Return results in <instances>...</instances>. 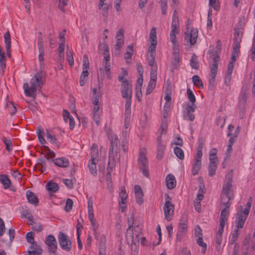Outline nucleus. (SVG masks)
I'll list each match as a JSON object with an SVG mask.
<instances>
[{
    "mask_svg": "<svg viewBox=\"0 0 255 255\" xmlns=\"http://www.w3.org/2000/svg\"><path fill=\"white\" fill-rule=\"evenodd\" d=\"M29 225L32 226V229L37 232H39L42 230V226L39 223L30 222Z\"/></svg>",
    "mask_w": 255,
    "mask_h": 255,
    "instance_id": "nucleus-53",
    "label": "nucleus"
},
{
    "mask_svg": "<svg viewBox=\"0 0 255 255\" xmlns=\"http://www.w3.org/2000/svg\"><path fill=\"white\" fill-rule=\"evenodd\" d=\"M233 198H230L229 197H227L226 195L221 194V203L226 208L229 209L231 204L230 201Z\"/></svg>",
    "mask_w": 255,
    "mask_h": 255,
    "instance_id": "nucleus-34",
    "label": "nucleus"
},
{
    "mask_svg": "<svg viewBox=\"0 0 255 255\" xmlns=\"http://www.w3.org/2000/svg\"><path fill=\"white\" fill-rule=\"evenodd\" d=\"M171 198L168 195L165 196V203L163 206L165 219L168 221L172 220L174 211V205L171 202Z\"/></svg>",
    "mask_w": 255,
    "mask_h": 255,
    "instance_id": "nucleus-5",
    "label": "nucleus"
},
{
    "mask_svg": "<svg viewBox=\"0 0 255 255\" xmlns=\"http://www.w3.org/2000/svg\"><path fill=\"white\" fill-rule=\"evenodd\" d=\"M190 65L193 69H198L199 68V65L197 60V57L194 53H193L191 56L190 59Z\"/></svg>",
    "mask_w": 255,
    "mask_h": 255,
    "instance_id": "nucleus-40",
    "label": "nucleus"
},
{
    "mask_svg": "<svg viewBox=\"0 0 255 255\" xmlns=\"http://www.w3.org/2000/svg\"><path fill=\"white\" fill-rule=\"evenodd\" d=\"M187 95L189 101L190 102V103L195 104V102H196V98L190 89H187Z\"/></svg>",
    "mask_w": 255,
    "mask_h": 255,
    "instance_id": "nucleus-48",
    "label": "nucleus"
},
{
    "mask_svg": "<svg viewBox=\"0 0 255 255\" xmlns=\"http://www.w3.org/2000/svg\"><path fill=\"white\" fill-rule=\"evenodd\" d=\"M36 132L38 136V140L41 144H44L46 143V140L43 137L44 134V130L41 127H38L36 129Z\"/></svg>",
    "mask_w": 255,
    "mask_h": 255,
    "instance_id": "nucleus-35",
    "label": "nucleus"
},
{
    "mask_svg": "<svg viewBox=\"0 0 255 255\" xmlns=\"http://www.w3.org/2000/svg\"><path fill=\"white\" fill-rule=\"evenodd\" d=\"M156 44L157 42H151L150 45L149 46L148 51L150 52V57L155 55V51Z\"/></svg>",
    "mask_w": 255,
    "mask_h": 255,
    "instance_id": "nucleus-61",
    "label": "nucleus"
},
{
    "mask_svg": "<svg viewBox=\"0 0 255 255\" xmlns=\"http://www.w3.org/2000/svg\"><path fill=\"white\" fill-rule=\"evenodd\" d=\"M160 2L161 13L162 14L165 15L166 14V10L167 9V0H160Z\"/></svg>",
    "mask_w": 255,
    "mask_h": 255,
    "instance_id": "nucleus-58",
    "label": "nucleus"
},
{
    "mask_svg": "<svg viewBox=\"0 0 255 255\" xmlns=\"http://www.w3.org/2000/svg\"><path fill=\"white\" fill-rule=\"evenodd\" d=\"M45 243L47 246L49 252L54 254L56 253L57 243L55 238L53 235H48L46 238Z\"/></svg>",
    "mask_w": 255,
    "mask_h": 255,
    "instance_id": "nucleus-11",
    "label": "nucleus"
},
{
    "mask_svg": "<svg viewBox=\"0 0 255 255\" xmlns=\"http://www.w3.org/2000/svg\"><path fill=\"white\" fill-rule=\"evenodd\" d=\"M106 239L104 235H102L100 238L99 250H105Z\"/></svg>",
    "mask_w": 255,
    "mask_h": 255,
    "instance_id": "nucleus-52",
    "label": "nucleus"
},
{
    "mask_svg": "<svg viewBox=\"0 0 255 255\" xmlns=\"http://www.w3.org/2000/svg\"><path fill=\"white\" fill-rule=\"evenodd\" d=\"M4 42L5 44V49L7 53V55L8 57L11 56V40L10 35L9 31H7L4 34Z\"/></svg>",
    "mask_w": 255,
    "mask_h": 255,
    "instance_id": "nucleus-20",
    "label": "nucleus"
},
{
    "mask_svg": "<svg viewBox=\"0 0 255 255\" xmlns=\"http://www.w3.org/2000/svg\"><path fill=\"white\" fill-rule=\"evenodd\" d=\"M157 141V145L156 151V158L159 160H161L163 157L164 150L166 146L163 141L161 140V135L158 136Z\"/></svg>",
    "mask_w": 255,
    "mask_h": 255,
    "instance_id": "nucleus-16",
    "label": "nucleus"
},
{
    "mask_svg": "<svg viewBox=\"0 0 255 255\" xmlns=\"http://www.w3.org/2000/svg\"><path fill=\"white\" fill-rule=\"evenodd\" d=\"M52 161L55 165L61 167H67L69 165V160L64 157L57 158Z\"/></svg>",
    "mask_w": 255,
    "mask_h": 255,
    "instance_id": "nucleus-24",
    "label": "nucleus"
},
{
    "mask_svg": "<svg viewBox=\"0 0 255 255\" xmlns=\"http://www.w3.org/2000/svg\"><path fill=\"white\" fill-rule=\"evenodd\" d=\"M22 215L24 217L27 218L30 222L33 223V216L31 211L29 209L23 210Z\"/></svg>",
    "mask_w": 255,
    "mask_h": 255,
    "instance_id": "nucleus-41",
    "label": "nucleus"
},
{
    "mask_svg": "<svg viewBox=\"0 0 255 255\" xmlns=\"http://www.w3.org/2000/svg\"><path fill=\"white\" fill-rule=\"evenodd\" d=\"M89 220L91 222V225L92 226L93 230L94 232V234L95 236V237H97L96 234H97V230L98 229V225L97 223L96 220L94 218H91V219H89Z\"/></svg>",
    "mask_w": 255,
    "mask_h": 255,
    "instance_id": "nucleus-55",
    "label": "nucleus"
},
{
    "mask_svg": "<svg viewBox=\"0 0 255 255\" xmlns=\"http://www.w3.org/2000/svg\"><path fill=\"white\" fill-rule=\"evenodd\" d=\"M45 72L43 69H41L38 72L35 74L30 80V86L29 87L28 83L23 84L24 93L27 97H32L35 99L36 97V91H41V88L44 84L43 77L45 76Z\"/></svg>",
    "mask_w": 255,
    "mask_h": 255,
    "instance_id": "nucleus-1",
    "label": "nucleus"
},
{
    "mask_svg": "<svg viewBox=\"0 0 255 255\" xmlns=\"http://www.w3.org/2000/svg\"><path fill=\"white\" fill-rule=\"evenodd\" d=\"M186 111L190 113H194L197 107L195 104L187 103L186 104Z\"/></svg>",
    "mask_w": 255,
    "mask_h": 255,
    "instance_id": "nucleus-56",
    "label": "nucleus"
},
{
    "mask_svg": "<svg viewBox=\"0 0 255 255\" xmlns=\"http://www.w3.org/2000/svg\"><path fill=\"white\" fill-rule=\"evenodd\" d=\"M252 202V198L250 197L248 202L246 204V207L244 211H242V206H240L241 211H238L236 214V218L242 219V221L246 222L249 213L250 212Z\"/></svg>",
    "mask_w": 255,
    "mask_h": 255,
    "instance_id": "nucleus-7",
    "label": "nucleus"
},
{
    "mask_svg": "<svg viewBox=\"0 0 255 255\" xmlns=\"http://www.w3.org/2000/svg\"><path fill=\"white\" fill-rule=\"evenodd\" d=\"M131 98H126V103L125 105V116H130L131 112Z\"/></svg>",
    "mask_w": 255,
    "mask_h": 255,
    "instance_id": "nucleus-38",
    "label": "nucleus"
},
{
    "mask_svg": "<svg viewBox=\"0 0 255 255\" xmlns=\"http://www.w3.org/2000/svg\"><path fill=\"white\" fill-rule=\"evenodd\" d=\"M149 38L151 42H157L156 28L152 27L150 31Z\"/></svg>",
    "mask_w": 255,
    "mask_h": 255,
    "instance_id": "nucleus-51",
    "label": "nucleus"
},
{
    "mask_svg": "<svg viewBox=\"0 0 255 255\" xmlns=\"http://www.w3.org/2000/svg\"><path fill=\"white\" fill-rule=\"evenodd\" d=\"M116 39V42L114 45V48L116 50L119 51L124 44V30L123 29L121 28L117 32Z\"/></svg>",
    "mask_w": 255,
    "mask_h": 255,
    "instance_id": "nucleus-14",
    "label": "nucleus"
},
{
    "mask_svg": "<svg viewBox=\"0 0 255 255\" xmlns=\"http://www.w3.org/2000/svg\"><path fill=\"white\" fill-rule=\"evenodd\" d=\"M137 164L139 170L142 172L143 175L146 177H148L149 173L146 149L142 148L140 150L137 159Z\"/></svg>",
    "mask_w": 255,
    "mask_h": 255,
    "instance_id": "nucleus-3",
    "label": "nucleus"
},
{
    "mask_svg": "<svg viewBox=\"0 0 255 255\" xmlns=\"http://www.w3.org/2000/svg\"><path fill=\"white\" fill-rule=\"evenodd\" d=\"M58 184L56 183L50 181L46 185L47 190L52 193H55L59 190Z\"/></svg>",
    "mask_w": 255,
    "mask_h": 255,
    "instance_id": "nucleus-28",
    "label": "nucleus"
},
{
    "mask_svg": "<svg viewBox=\"0 0 255 255\" xmlns=\"http://www.w3.org/2000/svg\"><path fill=\"white\" fill-rule=\"evenodd\" d=\"M98 145L96 144H93L91 148V160L96 161V160H98Z\"/></svg>",
    "mask_w": 255,
    "mask_h": 255,
    "instance_id": "nucleus-27",
    "label": "nucleus"
},
{
    "mask_svg": "<svg viewBox=\"0 0 255 255\" xmlns=\"http://www.w3.org/2000/svg\"><path fill=\"white\" fill-rule=\"evenodd\" d=\"M119 196L121 199V203L122 204H126L128 195L125 187L122 188L119 193Z\"/></svg>",
    "mask_w": 255,
    "mask_h": 255,
    "instance_id": "nucleus-37",
    "label": "nucleus"
},
{
    "mask_svg": "<svg viewBox=\"0 0 255 255\" xmlns=\"http://www.w3.org/2000/svg\"><path fill=\"white\" fill-rule=\"evenodd\" d=\"M67 57L69 64L71 67H72L74 65V58L73 57V53L71 51L67 52Z\"/></svg>",
    "mask_w": 255,
    "mask_h": 255,
    "instance_id": "nucleus-64",
    "label": "nucleus"
},
{
    "mask_svg": "<svg viewBox=\"0 0 255 255\" xmlns=\"http://www.w3.org/2000/svg\"><path fill=\"white\" fill-rule=\"evenodd\" d=\"M155 82L156 81L155 80H150L148 83L147 90L146 91V95L150 94L152 91L153 89L155 88L156 85Z\"/></svg>",
    "mask_w": 255,
    "mask_h": 255,
    "instance_id": "nucleus-49",
    "label": "nucleus"
},
{
    "mask_svg": "<svg viewBox=\"0 0 255 255\" xmlns=\"http://www.w3.org/2000/svg\"><path fill=\"white\" fill-rule=\"evenodd\" d=\"M0 182L3 184L4 189L9 188L11 184L10 180L5 175L0 176Z\"/></svg>",
    "mask_w": 255,
    "mask_h": 255,
    "instance_id": "nucleus-30",
    "label": "nucleus"
},
{
    "mask_svg": "<svg viewBox=\"0 0 255 255\" xmlns=\"http://www.w3.org/2000/svg\"><path fill=\"white\" fill-rule=\"evenodd\" d=\"M218 161H215V159L211 158L209 165V175L212 177L216 173Z\"/></svg>",
    "mask_w": 255,
    "mask_h": 255,
    "instance_id": "nucleus-22",
    "label": "nucleus"
},
{
    "mask_svg": "<svg viewBox=\"0 0 255 255\" xmlns=\"http://www.w3.org/2000/svg\"><path fill=\"white\" fill-rule=\"evenodd\" d=\"M250 236H246L245 237V239L243 242V244L242 246V250L243 251H250Z\"/></svg>",
    "mask_w": 255,
    "mask_h": 255,
    "instance_id": "nucleus-42",
    "label": "nucleus"
},
{
    "mask_svg": "<svg viewBox=\"0 0 255 255\" xmlns=\"http://www.w3.org/2000/svg\"><path fill=\"white\" fill-rule=\"evenodd\" d=\"M128 227L127 229L126 237L127 239L128 238H133V217H131L130 219H128Z\"/></svg>",
    "mask_w": 255,
    "mask_h": 255,
    "instance_id": "nucleus-26",
    "label": "nucleus"
},
{
    "mask_svg": "<svg viewBox=\"0 0 255 255\" xmlns=\"http://www.w3.org/2000/svg\"><path fill=\"white\" fill-rule=\"evenodd\" d=\"M118 137L114 135L111 139V146L109 149L108 165L113 166L116 163H120L121 154L120 149L118 148Z\"/></svg>",
    "mask_w": 255,
    "mask_h": 255,
    "instance_id": "nucleus-2",
    "label": "nucleus"
},
{
    "mask_svg": "<svg viewBox=\"0 0 255 255\" xmlns=\"http://www.w3.org/2000/svg\"><path fill=\"white\" fill-rule=\"evenodd\" d=\"M179 24L178 20V12L177 10L174 9L172 19L171 30L170 33V39L173 45L176 44V34L179 32Z\"/></svg>",
    "mask_w": 255,
    "mask_h": 255,
    "instance_id": "nucleus-4",
    "label": "nucleus"
},
{
    "mask_svg": "<svg viewBox=\"0 0 255 255\" xmlns=\"http://www.w3.org/2000/svg\"><path fill=\"white\" fill-rule=\"evenodd\" d=\"M150 80L156 81L157 76V66H155L154 67H151L150 70Z\"/></svg>",
    "mask_w": 255,
    "mask_h": 255,
    "instance_id": "nucleus-62",
    "label": "nucleus"
},
{
    "mask_svg": "<svg viewBox=\"0 0 255 255\" xmlns=\"http://www.w3.org/2000/svg\"><path fill=\"white\" fill-rule=\"evenodd\" d=\"M180 61L178 50H175L173 53L172 63L174 68H176L178 63Z\"/></svg>",
    "mask_w": 255,
    "mask_h": 255,
    "instance_id": "nucleus-31",
    "label": "nucleus"
},
{
    "mask_svg": "<svg viewBox=\"0 0 255 255\" xmlns=\"http://www.w3.org/2000/svg\"><path fill=\"white\" fill-rule=\"evenodd\" d=\"M106 0H100L98 4V7L100 9L107 10L109 9V4L105 2Z\"/></svg>",
    "mask_w": 255,
    "mask_h": 255,
    "instance_id": "nucleus-59",
    "label": "nucleus"
},
{
    "mask_svg": "<svg viewBox=\"0 0 255 255\" xmlns=\"http://www.w3.org/2000/svg\"><path fill=\"white\" fill-rule=\"evenodd\" d=\"M38 47L39 50V56L38 59L40 62V70L43 69V61L44 60V55L45 53L44 50V46L43 41V38L42 36V33L41 32H38Z\"/></svg>",
    "mask_w": 255,
    "mask_h": 255,
    "instance_id": "nucleus-9",
    "label": "nucleus"
},
{
    "mask_svg": "<svg viewBox=\"0 0 255 255\" xmlns=\"http://www.w3.org/2000/svg\"><path fill=\"white\" fill-rule=\"evenodd\" d=\"M30 249L31 250L28 252L29 255H40L42 252V250L40 247L36 244L31 245Z\"/></svg>",
    "mask_w": 255,
    "mask_h": 255,
    "instance_id": "nucleus-25",
    "label": "nucleus"
},
{
    "mask_svg": "<svg viewBox=\"0 0 255 255\" xmlns=\"http://www.w3.org/2000/svg\"><path fill=\"white\" fill-rule=\"evenodd\" d=\"M113 166L108 165L107 168V173L106 175V182L108 186L112 183L111 172L112 171Z\"/></svg>",
    "mask_w": 255,
    "mask_h": 255,
    "instance_id": "nucleus-44",
    "label": "nucleus"
},
{
    "mask_svg": "<svg viewBox=\"0 0 255 255\" xmlns=\"http://www.w3.org/2000/svg\"><path fill=\"white\" fill-rule=\"evenodd\" d=\"M136 202L141 204L143 202V192L141 187L139 185H135L134 188Z\"/></svg>",
    "mask_w": 255,
    "mask_h": 255,
    "instance_id": "nucleus-18",
    "label": "nucleus"
},
{
    "mask_svg": "<svg viewBox=\"0 0 255 255\" xmlns=\"http://www.w3.org/2000/svg\"><path fill=\"white\" fill-rule=\"evenodd\" d=\"M73 202L72 199L69 198L67 199L65 207V209L67 212H69L71 210L73 206Z\"/></svg>",
    "mask_w": 255,
    "mask_h": 255,
    "instance_id": "nucleus-63",
    "label": "nucleus"
},
{
    "mask_svg": "<svg viewBox=\"0 0 255 255\" xmlns=\"http://www.w3.org/2000/svg\"><path fill=\"white\" fill-rule=\"evenodd\" d=\"M89 75L88 71L87 70L83 71L80 78V85L81 86H84L86 82V78Z\"/></svg>",
    "mask_w": 255,
    "mask_h": 255,
    "instance_id": "nucleus-45",
    "label": "nucleus"
},
{
    "mask_svg": "<svg viewBox=\"0 0 255 255\" xmlns=\"http://www.w3.org/2000/svg\"><path fill=\"white\" fill-rule=\"evenodd\" d=\"M167 187L169 189H173L176 186V182L175 177L172 174L168 175L166 177Z\"/></svg>",
    "mask_w": 255,
    "mask_h": 255,
    "instance_id": "nucleus-23",
    "label": "nucleus"
},
{
    "mask_svg": "<svg viewBox=\"0 0 255 255\" xmlns=\"http://www.w3.org/2000/svg\"><path fill=\"white\" fill-rule=\"evenodd\" d=\"M174 152L176 156L181 160L184 158V154L183 150L179 147H176L174 148Z\"/></svg>",
    "mask_w": 255,
    "mask_h": 255,
    "instance_id": "nucleus-43",
    "label": "nucleus"
},
{
    "mask_svg": "<svg viewBox=\"0 0 255 255\" xmlns=\"http://www.w3.org/2000/svg\"><path fill=\"white\" fill-rule=\"evenodd\" d=\"M201 166V161L195 159L192 168V174L196 175L198 173Z\"/></svg>",
    "mask_w": 255,
    "mask_h": 255,
    "instance_id": "nucleus-32",
    "label": "nucleus"
},
{
    "mask_svg": "<svg viewBox=\"0 0 255 255\" xmlns=\"http://www.w3.org/2000/svg\"><path fill=\"white\" fill-rule=\"evenodd\" d=\"M185 39L187 42H189L191 45H194L197 41L198 36V30L197 29H192L190 31H187L185 33Z\"/></svg>",
    "mask_w": 255,
    "mask_h": 255,
    "instance_id": "nucleus-15",
    "label": "nucleus"
},
{
    "mask_svg": "<svg viewBox=\"0 0 255 255\" xmlns=\"http://www.w3.org/2000/svg\"><path fill=\"white\" fill-rule=\"evenodd\" d=\"M98 162V160L96 161H93V160H90L88 163V167L91 173L95 176L97 175V167L96 165Z\"/></svg>",
    "mask_w": 255,
    "mask_h": 255,
    "instance_id": "nucleus-29",
    "label": "nucleus"
},
{
    "mask_svg": "<svg viewBox=\"0 0 255 255\" xmlns=\"http://www.w3.org/2000/svg\"><path fill=\"white\" fill-rule=\"evenodd\" d=\"M192 82L195 86L200 89L203 88L204 86L202 80L198 75H195L192 77Z\"/></svg>",
    "mask_w": 255,
    "mask_h": 255,
    "instance_id": "nucleus-36",
    "label": "nucleus"
},
{
    "mask_svg": "<svg viewBox=\"0 0 255 255\" xmlns=\"http://www.w3.org/2000/svg\"><path fill=\"white\" fill-rule=\"evenodd\" d=\"M210 76H216L218 70V64L215 62L212 63L210 66Z\"/></svg>",
    "mask_w": 255,
    "mask_h": 255,
    "instance_id": "nucleus-50",
    "label": "nucleus"
},
{
    "mask_svg": "<svg viewBox=\"0 0 255 255\" xmlns=\"http://www.w3.org/2000/svg\"><path fill=\"white\" fill-rule=\"evenodd\" d=\"M121 93L124 98H131V85L127 80H124L121 87Z\"/></svg>",
    "mask_w": 255,
    "mask_h": 255,
    "instance_id": "nucleus-13",
    "label": "nucleus"
},
{
    "mask_svg": "<svg viewBox=\"0 0 255 255\" xmlns=\"http://www.w3.org/2000/svg\"><path fill=\"white\" fill-rule=\"evenodd\" d=\"M240 43H234L233 46V51L232 54V57L233 60H236L237 57L238 56L239 53L240 52Z\"/></svg>",
    "mask_w": 255,
    "mask_h": 255,
    "instance_id": "nucleus-33",
    "label": "nucleus"
},
{
    "mask_svg": "<svg viewBox=\"0 0 255 255\" xmlns=\"http://www.w3.org/2000/svg\"><path fill=\"white\" fill-rule=\"evenodd\" d=\"M232 176L228 175L227 177L226 183L223 186V189L221 194L222 195H224L227 197H229L230 198H233L234 197L233 190L232 189Z\"/></svg>",
    "mask_w": 255,
    "mask_h": 255,
    "instance_id": "nucleus-8",
    "label": "nucleus"
},
{
    "mask_svg": "<svg viewBox=\"0 0 255 255\" xmlns=\"http://www.w3.org/2000/svg\"><path fill=\"white\" fill-rule=\"evenodd\" d=\"M63 116L65 122H69L70 129H73L75 127V122L70 114L67 110H64L63 111Z\"/></svg>",
    "mask_w": 255,
    "mask_h": 255,
    "instance_id": "nucleus-19",
    "label": "nucleus"
},
{
    "mask_svg": "<svg viewBox=\"0 0 255 255\" xmlns=\"http://www.w3.org/2000/svg\"><path fill=\"white\" fill-rule=\"evenodd\" d=\"M134 228V232L135 235L133 233V238H128L127 240H131V249L133 250L132 255H136V247L135 245L136 242H139V239L138 237L141 234V230L140 228H138V226H136L137 229H135V227Z\"/></svg>",
    "mask_w": 255,
    "mask_h": 255,
    "instance_id": "nucleus-12",
    "label": "nucleus"
},
{
    "mask_svg": "<svg viewBox=\"0 0 255 255\" xmlns=\"http://www.w3.org/2000/svg\"><path fill=\"white\" fill-rule=\"evenodd\" d=\"M245 222L242 221V220L236 218L235 224H236V228L234 230L232 234V238L230 240L229 243L231 245H233L235 244L236 241L237 240L238 236L239 235V229H242L243 228Z\"/></svg>",
    "mask_w": 255,
    "mask_h": 255,
    "instance_id": "nucleus-10",
    "label": "nucleus"
},
{
    "mask_svg": "<svg viewBox=\"0 0 255 255\" xmlns=\"http://www.w3.org/2000/svg\"><path fill=\"white\" fill-rule=\"evenodd\" d=\"M197 244L202 248V253L204 254L207 249V245L205 243L203 242L202 237H199L196 239Z\"/></svg>",
    "mask_w": 255,
    "mask_h": 255,
    "instance_id": "nucleus-46",
    "label": "nucleus"
},
{
    "mask_svg": "<svg viewBox=\"0 0 255 255\" xmlns=\"http://www.w3.org/2000/svg\"><path fill=\"white\" fill-rule=\"evenodd\" d=\"M187 224L188 221L186 218H182L180 220L178 227V233L177 234L178 237L181 236L187 232L188 230Z\"/></svg>",
    "mask_w": 255,
    "mask_h": 255,
    "instance_id": "nucleus-17",
    "label": "nucleus"
},
{
    "mask_svg": "<svg viewBox=\"0 0 255 255\" xmlns=\"http://www.w3.org/2000/svg\"><path fill=\"white\" fill-rule=\"evenodd\" d=\"M209 4L217 11L220 9L219 2L217 0H209Z\"/></svg>",
    "mask_w": 255,
    "mask_h": 255,
    "instance_id": "nucleus-60",
    "label": "nucleus"
},
{
    "mask_svg": "<svg viewBox=\"0 0 255 255\" xmlns=\"http://www.w3.org/2000/svg\"><path fill=\"white\" fill-rule=\"evenodd\" d=\"M26 195L29 203L35 206L38 205V199L34 193L28 190L26 191Z\"/></svg>",
    "mask_w": 255,
    "mask_h": 255,
    "instance_id": "nucleus-21",
    "label": "nucleus"
},
{
    "mask_svg": "<svg viewBox=\"0 0 255 255\" xmlns=\"http://www.w3.org/2000/svg\"><path fill=\"white\" fill-rule=\"evenodd\" d=\"M58 240L61 249L66 252H70L72 249V243L69 237L63 232H59Z\"/></svg>",
    "mask_w": 255,
    "mask_h": 255,
    "instance_id": "nucleus-6",
    "label": "nucleus"
},
{
    "mask_svg": "<svg viewBox=\"0 0 255 255\" xmlns=\"http://www.w3.org/2000/svg\"><path fill=\"white\" fill-rule=\"evenodd\" d=\"M229 209H228V208L224 207V208L222 210L220 218L228 219L229 216Z\"/></svg>",
    "mask_w": 255,
    "mask_h": 255,
    "instance_id": "nucleus-57",
    "label": "nucleus"
},
{
    "mask_svg": "<svg viewBox=\"0 0 255 255\" xmlns=\"http://www.w3.org/2000/svg\"><path fill=\"white\" fill-rule=\"evenodd\" d=\"M192 113H193L185 111L183 114L184 119L191 122L193 121L195 119V116Z\"/></svg>",
    "mask_w": 255,
    "mask_h": 255,
    "instance_id": "nucleus-54",
    "label": "nucleus"
},
{
    "mask_svg": "<svg viewBox=\"0 0 255 255\" xmlns=\"http://www.w3.org/2000/svg\"><path fill=\"white\" fill-rule=\"evenodd\" d=\"M133 46L132 44H130L128 46L126 52L125 54V58L126 60L131 58L133 54Z\"/></svg>",
    "mask_w": 255,
    "mask_h": 255,
    "instance_id": "nucleus-39",
    "label": "nucleus"
},
{
    "mask_svg": "<svg viewBox=\"0 0 255 255\" xmlns=\"http://www.w3.org/2000/svg\"><path fill=\"white\" fill-rule=\"evenodd\" d=\"M2 141L4 143L6 150L9 152L12 150V145L11 140L9 139H7L5 137H3L2 139Z\"/></svg>",
    "mask_w": 255,
    "mask_h": 255,
    "instance_id": "nucleus-47",
    "label": "nucleus"
}]
</instances>
